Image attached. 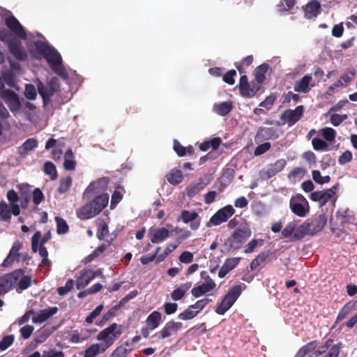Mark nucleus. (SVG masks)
Returning <instances> with one entry per match:
<instances>
[{
    "mask_svg": "<svg viewBox=\"0 0 357 357\" xmlns=\"http://www.w3.org/2000/svg\"><path fill=\"white\" fill-rule=\"evenodd\" d=\"M171 225H167V227H151L149 230L148 236L153 243H159L165 241L169 236V228Z\"/></svg>",
    "mask_w": 357,
    "mask_h": 357,
    "instance_id": "obj_13",
    "label": "nucleus"
},
{
    "mask_svg": "<svg viewBox=\"0 0 357 357\" xmlns=\"http://www.w3.org/2000/svg\"><path fill=\"white\" fill-rule=\"evenodd\" d=\"M24 95L26 98L34 100L37 96L35 86L32 84H26L25 86Z\"/></svg>",
    "mask_w": 357,
    "mask_h": 357,
    "instance_id": "obj_53",
    "label": "nucleus"
},
{
    "mask_svg": "<svg viewBox=\"0 0 357 357\" xmlns=\"http://www.w3.org/2000/svg\"><path fill=\"white\" fill-rule=\"evenodd\" d=\"M98 213L93 204L90 202L86 204L77 211V215L81 220L91 218Z\"/></svg>",
    "mask_w": 357,
    "mask_h": 357,
    "instance_id": "obj_21",
    "label": "nucleus"
},
{
    "mask_svg": "<svg viewBox=\"0 0 357 357\" xmlns=\"http://www.w3.org/2000/svg\"><path fill=\"white\" fill-rule=\"evenodd\" d=\"M317 343L316 341L311 342L306 345L303 346L305 351L309 357H317L323 352H324V349L323 350H315L317 348Z\"/></svg>",
    "mask_w": 357,
    "mask_h": 357,
    "instance_id": "obj_37",
    "label": "nucleus"
},
{
    "mask_svg": "<svg viewBox=\"0 0 357 357\" xmlns=\"http://www.w3.org/2000/svg\"><path fill=\"white\" fill-rule=\"evenodd\" d=\"M248 86H249L248 78L245 75H243L240 79L239 89L243 96L252 97L259 89L258 86H253L250 90H248Z\"/></svg>",
    "mask_w": 357,
    "mask_h": 357,
    "instance_id": "obj_26",
    "label": "nucleus"
},
{
    "mask_svg": "<svg viewBox=\"0 0 357 357\" xmlns=\"http://www.w3.org/2000/svg\"><path fill=\"white\" fill-rule=\"evenodd\" d=\"M326 224V220L324 217H320L317 222V228H312L314 225L313 223L304 222L302 225L298 226L296 223V238L297 239L303 237L307 234H313L317 231L322 229Z\"/></svg>",
    "mask_w": 357,
    "mask_h": 357,
    "instance_id": "obj_7",
    "label": "nucleus"
},
{
    "mask_svg": "<svg viewBox=\"0 0 357 357\" xmlns=\"http://www.w3.org/2000/svg\"><path fill=\"white\" fill-rule=\"evenodd\" d=\"M123 194L119 190H115L112 195L111 207L114 208L122 199Z\"/></svg>",
    "mask_w": 357,
    "mask_h": 357,
    "instance_id": "obj_59",
    "label": "nucleus"
},
{
    "mask_svg": "<svg viewBox=\"0 0 357 357\" xmlns=\"http://www.w3.org/2000/svg\"><path fill=\"white\" fill-rule=\"evenodd\" d=\"M231 109L230 102H224L220 104H215L213 106V110L220 116L227 115Z\"/></svg>",
    "mask_w": 357,
    "mask_h": 357,
    "instance_id": "obj_38",
    "label": "nucleus"
},
{
    "mask_svg": "<svg viewBox=\"0 0 357 357\" xmlns=\"http://www.w3.org/2000/svg\"><path fill=\"white\" fill-rule=\"evenodd\" d=\"M0 97L12 112L15 113L20 111L21 103L15 92L9 89L1 90L0 91Z\"/></svg>",
    "mask_w": 357,
    "mask_h": 357,
    "instance_id": "obj_10",
    "label": "nucleus"
},
{
    "mask_svg": "<svg viewBox=\"0 0 357 357\" xmlns=\"http://www.w3.org/2000/svg\"><path fill=\"white\" fill-rule=\"evenodd\" d=\"M55 221L56 223L57 232L59 234H64L68 231V225L66 220L60 217H56Z\"/></svg>",
    "mask_w": 357,
    "mask_h": 357,
    "instance_id": "obj_46",
    "label": "nucleus"
},
{
    "mask_svg": "<svg viewBox=\"0 0 357 357\" xmlns=\"http://www.w3.org/2000/svg\"><path fill=\"white\" fill-rule=\"evenodd\" d=\"M166 178L171 184L177 185L183 181V175L181 170L173 169L166 175Z\"/></svg>",
    "mask_w": 357,
    "mask_h": 357,
    "instance_id": "obj_36",
    "label": "nucleus"
},
{
    "mask_svg": "<svg viewBox=\"0 0 357 357\" xmlns=\"http://www.w3.org/2000/svg\"><path fill=\"white\" fill-rule=\"evenodd\" d=\"M140 336H135L133 338L127 340L125 344L116 348L112 354V357H125L131 351L135 345L139 341Z\"/></svg>",
    "mask_w": 357,
    "mask_h": 357,
    "instance_id": "obj_16",
    "label": "nucleus"
},
{
    "mask_svg": "<svg viewBox=\"0 0 357 357\" xmlns=\"http://www.w3.org/2000/svg\"><path fill=\"white\" fill-rule=\"evenodd\" d=\"M161 313L158 311L151 312L146 319V326L150 330H154L161 321Z\"/></svg>",
    "mask_w": 357,
    "mask_h": 357,
    "instance_id": "obj_33",
    "label": "nucleus"
},
{
    "mask_svg": "<svg viewBox=\"0 0 357 357\" xmlns=\"http://www.w3.org/2000/svg\"><path fill=\"white\" fill-rule=\"evenodd\" d=\"M198 214L195 212L183 211L181 213V219L185 223L191 222L190 227L192 229H197L199 227L200 221L197 220Z\"/></svg>",
    "mask_w": 357,
    "mask_h": 357,
    "instance_id": "obj_23",
    "label": "nucleus"
},
{
    "mask_svg": "<svg viewBox=\"0 0 357 357\" xmlns=\"http://www.w3.org/2000/svg\"><path fill=\"white\" fill-rule=\"evenodd\" d=\"M75 162L73 160V153L69 150L65 154L64 167L66 169L72 170L75 168Z\"/></svg>",
    "mask_w": 357,
    "mask_h": 357,
    "instance_id": "obj_47",
    "label": "nucleus"
},
{
    "mask_svg": "<svg viewBox=\"0 0 357 357\" xmlns=\"http://www.w3.org/2000/svg\"><path fill=\"white\" fill-rule=\"evenodd\" d=\"M10 66H11V70H12L11 73H6L2 75H0V91L1 90H5L4 89L5 84H7L9 86H13V73L15 70L20 69V68H19V65H17V64L15 65V64L11 63Z\"/></svg>",
    "mask_w": 357,
    "mask_h": 357,
    "instance_id": "obj_27",
    "label": "nucleus"
},
{
    "mask_svg": "<svg viewBox=\"0 0 357 357\" xmlns=\"http://www.w3.org/2000/svg\"><path fill=\"white\" fill-rule=\"evenodd\" d=\"M45 172L50 176L52 179L56 178V170L55 166L50 162H46L44 165Z\"/></svg>",
    "mask_w": 357,
    "mask_h": 357,
    "instance_id": "obj_52",
    "label": "nucleus"
},
{
    "mask_svg": "<svg viewBox=\"0 0 357 357\" xmlns=\"http://www.w3.org/2000/svg\"><path fill=\"white\" fill-rule=\"evenodd\" d=\"M235 213V210L231 205H227L218 210L207 222L206 226L211 227L212 226L220 225L226 222Z\"/></svg>",
    "mask_w": 357,
    "mask_h": 357,
    "instance_id": "obj_6",
    "label": "nucleus"
},
{
    "mask_svg": "<svg viewBox=\"0 0 357 357\" xmlns=\"http://www.w3.org/2000/svg\"><path fill=\"white\" fill-rule=\"evenodd\" d=\"M22 246V243L17 241L14 243L13 245V247L6 257V259L4 260L3 265L6 266H9L15 259L18 260L17 258L20 256V254L18 253L19 250Z\"/></svg>",
    "mask_w": 357,
    "mask_h": 357,
    "instance_id": "obj_28",
    "label": "nucleus"
},
{
    "mask_svg": "<svg viewBox=\"0 0 357 357\" xmlns=\"http://www.w3.org/2000/svg\"><path fill=\"white\" fill-rule=\"evenodd\" d=\"M335 194V188H330L326 190L314 192L310 195V199L319 202L321 206L331 200Z\"/></svg>",
    "mask_w": 357,
    "mask_h": 357,
    "instance_id": "obj_17",
    "label": "nucleus"
},
{
    "mask_svg": "<svg viewBox=\"0 0 357 357\" xmlns=\"http://www.w3.org/2000/svg\"><path fill=\"white\" fill-rule=\"evenodd\" d=\"M0 40L7 42L10 53L17 59L24 60L26 57V52L22 49L20 43L16 40H11V35L5 29H0Z\"/></svg>",
    "mask_w": 357,
    "mask_h": 357,
    "instance_id": "obj_3",
    "label": "nucleus"
},
{
    "mask_svg": "<svg viewBox=\"0 0 357 357\" xmlns=\"http://www.w3.org/2000/svg\"><path fill=\"white\" fill-rule=\"evenodd\" d=\"M286 165V160L284 159L278 160L275 163L271 164L263 171V174H266L267 178H270L280 172Z\"/></svg>",
    "mask_w": 357,
    "mask_h": 357,
    "instance_id": "obj_22",
    "label": "nucleus"
},
{
    "mask_svg": "<svg viewBox=\"0 0 357 357\" xmlns=\"http://www.w3.org/2000/svg\"><path fill=\"white\" fill-rule=\"evenodd\" d=\"M84 331V329H82L81 331L75 330L72 331L70 341L73 343H79L86 340V337L82 336Z\"/></svg>",
    "mask_w": 357,
    "mask_h": 357,
    "instance_id": "obj_48",
    "label": "nucleus"
},
{
    "mask_svg": "<svg viewBox=\"0 0 357 357\" xmlns=\"http://www.w3.org/2000/svg\"><path fill=\"white\" fill-rule=\"evenodd\" d=\"M74 286V281L72 279L68 280L64 287H61L58 289V293L60 296L66 294L70 291Z\"/></svg>",
    "mask_w": 357,
    "mask_h": 357,
    "instance_id": "obj_56",
    "label": "nucleus"
},
{
    "mask_svg": "<svg viewBox=\"0 0 357 357\" xmlns=\"http://www.w3.org/2000/svg\"><path fill=\"white\" fill-rule=\"evenodd\" d=\"M313 148L317 151H325L327 149V144L321 139L315 138L312 142Z\"/></svg>",
    "mask_w": 357,
    "mask_h": 357,
    "instance_id": "obj_55",
    "label": "nucleus"
},
{
    "mask_svg": "<svg viewBox=\"0 0 357 357\" xmlns=\"http://www.w3.org/2000/svg\"><path fill=\"white\" fill-rule=\"evenodd\" d=\"M319 11V3L315 0H312L306 5L305 8V15L307 18L311 19L316 17Z\"/></svg>",
    "mask_w": 357,
    "mask_h": 357,
    "instance_id": "obj_30",
    "label": "nucleus"
},
{
    "mask_svg": "<svg viewBox=\"0 0 357 357\" xmlns=\"http://www.w3.org/2000/svg\"><path fill=\"white\" fill-rule=\"evenodd\" d=\"M63 353L60 351L50 350L45 351L42 354V357H63Z\"/></svg>",
    "mask_w": 357,
    "mask_h": 357,
    "instance_id": "obj_64",
    "label": "nucleus"
},
{
    "mask_svg": "<svg viewBox=\"0 0 357 357\" xmlns=\"http://www.w3.org/2000/svg\"><path fill=\"white\" fill-rule=\"evenodd\" d=\"M251 235V231L247 227L236 229L228 238L227 243L232 249H238L243 243Z\"/></svg>",
    "mask_w": 357,
    "mask_h": 357,
    "instance_id": "obj_8",
    "label": "nucleus"
},
{
    "mask_svg": "<svg viewBox=\"0 0 357 357\" xmlns=\"http://www.w3.org/2000/svg\"><path fill=\"white\" fill-rule=\"evenodd\" d=\"M303 114V107L298 106L295 109L285 111L282 117L285 122L289 123V125H293L301 119Z\"/></svg>",
    "mask_w": 357,
    "mask_h": 357,
    "instance_id": "obj_20",
    "label": "nucleus"
},
{
    "mask_svg": "<svg viewBox=\"0 0 357 357\" xmlns=\"http://www.w3.org/2000/svg\"><path fill=\"white\" fill-rule=\"evenodd\" d=\"M312 178L314 181L319 183V184H324L329 182L330 181V176H322L321 175V173L318 170H314L312 171Z\"/></svg>",
    "mask_w": 357,
    "mask_h": 357,
    "instance_id": "obj_50",
    "label": "nucleus"
},
{
    "mask_svg": "<svg viewBox=\"0 0 357 357\" xmlns=\"http://www.w3.org/2000/svg\"><path fill=\"white\" fill-rule=\"evenodd\" d=\"M312 79L311 75H305L301 79L295 83L294 90L300 93H307L310 89Z\"/></svg>",
    "mask_w": 357,
    "mask_h": 357,
    "instance_id": "obj_24",
    "label": "nucleus"
},
{
    "mask_svg": "<svg viewBox=\"0 0 357 357\" xmlns=\"http://www.w3.org/2000/svg\"><path fill=\"white\" fill-rule=\"evenodd\" d=\"M182 327V324L181 322L176 321H169L167 322L162 329L158 333V337L165 339L171 335L175 334L178 331H179Z\"/></svg>",
    "mask_w": 357,
    "mask_h": 357,
    "instance_id": "obj_19",
    "label": "nucleus"
},
{
    "mask_svg": "<svg viewBox=\"0 0 357 357\" xmlns=\"http://www.w3.org/2000/svg\"><path fill=\"white\" fill-rule=\"evenodd\" d=\"M241 292V287L236 285L231 288L225 295L222 302L217 307L215 312L219 314H224L234 303Z\"/></svg>",
    "mask_w": 357,
    "mask_h": 357,
    "instance_id": "obj_4",
    "label": "nucleus"
},
{
    "mask_svg": "<svg viewBox=\"0 0 357 357\" xmlns=\"http://www.w3.org/2000/svg\"><path fill=\"white\" fill-rule=\"evenodd\" d=\"M174 149L178 156H184L187 153L192 155L194 151L192 146L184 147L176 140H174Z\"/></svg>",
    "mask_w": 357,
    "mask_h": 357,
    "instance_id": "obj_40",
    "label": "nucleus"
},
{
    "mask_svg": "<svg viewBox=\"0 0 357 357\" xmlns=\"http://www.w3.org/2000/svg\"><path fill=\"white\" fill-rule=\"evenodd\" d=\"M103 305L100 304L97 306L86 318V322L88 324H91L95 319H96L101 313L103 310Z\"/></svg>",
    "mask_w": 357,
    "mask_h": 357,
    "instance_id": "obj_49",
    "label": "nucleus"
},
{
    "mask_svg": "<svg viewBox=\"0 0 357 357\" xmlns=\"http://www.w3.org/2000/svg\"><path fill=\"white\" fill-rule=\"evenodd\" d=\"M194 255L188 251L183 252L179 257V261L183 264H190L193 260Z\"/></svg>",
    "mask_w": 357,
    "mask_h": 357,
    "instance_id": "obj_60",
    "label": "nucleus"
},
{
    "mask_svg": "<svg viewBox=\"0 0 357 357\" xmlns=\"http://www.w3.org/2000/svg\"><path fill=\"white\" fill-rule=\"evenodd\" d=\"M55 330V327L40 330L38 332L37 337L31 342V345L35 347L38 344L44 342Z\"/></svg>",
    "mask_w": 357,
    "mask_h": 357,
    "instance_id": "obj_35",
    "label": "nucleus"
},
{
    "mask_svg": "<svg viewBox=\"0 0 357 357\" xmlns=\"http://www.w3.org/2000/svg\"><path fill=\"white\" fill-rule=\"evenodd\" d=\"M13 214L10 205L4 202L0 203V218L4 221L10 220Z\"/></svg>",
    "mask_w": 357,
    "mask_h": 357,
    "instance_id": "obj_41",
    "label": "nucleus"
},
{
    "mask_svg": "<svg viewBox=\"0 0 357 357\" xmlns=\"http://www.w3.org/2000/svg\"><path fill=\"white\" fill-rule=\"evenodd\" d=\"M123 333V326L116 323L110 324L102 330L97 335L96 340L107 349Z\"/></svg>",
    "mask_w": 357,
    "mask_h": 357,
    "instance_id": "obj_2",
    "label": "nucleus"
},
{
    "mask_svg": "<svg viewBox=\"0 0 357 357\" xmlns=\"http://www.w3.org/2000/svg\"><path fill=\"white\" fill-rule=\"evenodd\" d=\"M240 260V257L230 258L227 259L223 265L231 271L238 264Z\"/></svg>",
    "mask_w": 357,
    "mask_h": 357,
    "instance_id": "obj_58",
    "label": "nucleus"
},
{
    "mask_svg": "<svg viewBox=\"0 0 357 357\" xmlns=\"http://www.w3.org/2000/svg\"><path fill=\"white\" fill-rule=\"evenodd\" d=\"M22 273V270L15 271L10 274L0 278V294L8 292L15 284Z\"/></svg>",
    "mask_w": 357,
    "mask_h": 357,
    "instance_id": "obj_12",
    "label": "nucleus"
},
{
    "mask_svg": "<svg viewBox=\"0 0 357 357\" xmlns=\"http://www.w3.org/2000/svg\"><path fill=\"white\" fill-rule=\"evenodd\" d=\"M236 75V72L234 70H229L223 77V80L226 83L232 85L234 84V76Z\"/></svg>",
    "mask_w": 357,
    "mask_h": 357,
    "instance_id": "obj_63",
    "label": "nucleus"
},
{
    "mask_svg": "<svg viewBox=\"0 0 357 357\" xmlns=\"http://www.w3.org/2000/svg\"><path fill=\"white\" fill-rule=\"evenodd\" d=\"M347 85L343 80L340 77V79L333 83L326 91V96H331L334 93L339 91L340 89L345 88Z\"/></svg>",
    "mask_w": 357,
    "mask_h": 357,
    "instance_id": "obj_42",
    "label": "nucleus"
},
{
    "mask_svg": "<svg viewBox=\"0 0 357 357\" xmlns=\"http://www.w3.org/2000/svg\"><path fill=\"white\" fill-rule=\"evenodd\" d=\"M216 287L215 282L209 276H206L205 281L191 290V294L195 298L201 297L206 294L212 292Z\"/></svg>",
    "mask_w": 357,
    "mask_h": 357,
    "instance_id": "obj_11",
    "label": "nucleus"
},
{
    "mask_svg": "<svg viewBox=\"0 0 357 357\" xmlns=\"http://www.w3.org/2000/svg\"><path fill=\"white\" fill-rule=\"evenodd\" d=\"M7 198L9 201V205H10L13 214L14 215H18L20 213V209L17 204L19 197L17 193L14 190H9L7 193Z\"/></svg>",
    "mask_w": 357,
    "mask_h": 357,
    "instance_id": "obj_32",
    "label": "nucleus"
},
{
    "mask_svg": "<svg viewBox=\"0 0 357 357\" xmlns=\"http://www.w3.org/2000/svg\"><path fill=\"white\" fill-rule=\"evenodd\" d=\"M108 185V179L106 178H102L98 179L97 181L91 183L86 189L85 193L89 192H99L107 188Z\"/></svg>",
    "mask_w": 357,
    "mask_h": 357,
    "instance_id": "obj_25",
    "label": "nucleus"
},
{
    "mask_svg": "<svg viewBox=\"0 0 357 357\" xmlns=\"http://www.w3.org/2000/svg\"><path fill=\"white\" fill-rule=\"evenodd\" d=\"M102 275V271L100 269L93 270H84L80 273L79 276L76 280V286L78 289L85 287L89 282L96 277Z\"/></svg>",
    "mask_w": 357,
    "mask_h": 357,
    "instance_id": "obj_14",
    "label": "nucleus"
},
{
    "mask_svg": "<svg viewBox=\"0 0 357 357\" xmlns=\"http://www.w3.org/2000/svg\"><path fill=\"white\" fill-rule=\"evenodd\" d=\"M346 119L345 114H332L330 116V121L335 126H339Z\"/></svg>",
    "mask_w": 357,
    "mask_h": 357,
    "instance_id": "obj_54",
    "label": "nucleus"
},
{
    "mask_svg": "<svg viewBox=\"0 0 357 357\" xmlns=\"http://www.w3.org/2000/svg\"><path fill=\"white\" fill-rule=\"evenodd\" d=\"M37 86L38 93L45 102L46 100H47L55 91H57L59 88L58 79L56 78H53L47 86H44L41 82H39Z\"/></svg>",
    "mask_w": 357,
    "mask_h": 357,
    "instance_id": "obj_15",
    "label": "nucleus"
},
{
    "mask_svg": "<svg viewBox=\"0 0 357 357\" xmlns=\"http://www.w3.org/2000/svg\"><path fill=\"white\" fill-rule=\"evenodd\" d=\"M268 70L267 64H262L258 66L255 70V79L258 84H261L265 79V75Z\"/></svg>",
    "mask_w": 357,
    "mask_h": 357,
    "instance_id": "obj_44",
    "label": "nucleus"
},
{
    "mask_svg": "<svg viewBox=\"0 0 357 357\" xmlns=\"http://www.w3.org/2000/svg\"><path fill=\"white\" fill-rule=\"evenodd\" d=\"M107 349L100 343H95L88 347L84 354V357H95L99 354L105 352Z\"/></svg>",
    "mask_w": 357,
    "mask_h": 357,
    "instance_id": "obj_34",
    "label": "nucleus"
},
{
    "mask_svg": "<svg viewBox=\"0 0 357 357\" xmlns=\"http://www.w3.org/2000/svg\"><path fill=\"white\" fill-rule=\"evenodd\" d=\"M191 286V282H186L177 287L171 294L172 299L174 301H179L181 299L190 289Z\"/></svg>",
    "mask_w": 357,
    "mask_h": 357,
    "instance_id": "obj_31",
    "label": "nucleus"
},
{
    "mask_svg": "<svg viewBox=\"0 0 357 357\" xmlns=\"http://www.w3.org/2000/svg\"><path fill=\"white\" fill-rule=\"evenodd\" d=\"M109 202L108 194H101L93 199L91 203L96 209L97 213H100L107 205Z\"/></svg>",
    "mask_w": 357,
    "mask_h": 357,
    "instance_id": "obj_29",
    "label": "nucleus"
},
{
    "mask_svg": "<svg viewBox=\"0 0 357 357\" xmlns=\"http://www.w3.org/2000/svg\"><path fill=\"white\" fill-rule=\"evenodd\" d=\"M319 132L324 137L328 142H333L335 137V131L331 128H324L319 131Z\"/></svg>",
    "mask_w": 357,
    "mask_h": 357,
    "instance_id": "obj_45",
    "label": "nucleus"
},
{
    "mask_svg": "<svg viewBox=\"0 0 357 357\" xmlns=\"http://www.w3.org/2000/svg\"><path fill=\"white\" fill-rule=\"evenodd\" d=\"M58 311L56 307H51L38 311H33L32 321L34 324H41L47 320L50 317L55 314Z\"/></svg>",
    "mask_w": 357,
    "mask_h": 357,
    "instance_id": "obj_18",
    "label": "nucleus"
},
{
    "mask_svg": "<svg viewBox=\"0 0 357 357\" xmlns=\"http://www.w3.org/2000/svg\"><path fill=\"white\" fill-rule=\"evenodd\" d=\"M7 26L17 36L22 39L26 38V34L19 21L13 15L5 19ZM29 40L28 49L34 56L37 54L43 55L46 59L52 69L63 77H66L67 73L62 66L61 56L59 52L52 47L49 46L45 38L40 34L36 36L33 34L27 36Z\"/></svg>",
    "mask_w": 357,
    "mask_h": 357,
    "instance_id": "obj_1",
    "label": "nucleus"
},
{
    "mask_svg": "<svg viewBox=\"0 0 357 357\" xmlns=\"http://www.w3.org/2000/svg\"><path fill=\"white\" fill-rule=\"evenodd\" d=\"M210 301L208 298H204L197 301L195 304L190 305L183 312L179 314L178 318L182 320L192 319L202 311L207 303Z\"/></svg>",
    "mask_w": 357,
    "mask_h": 357,
    "instance_id": "obj_9",
    "label": "nucleus"
},
{
    "mask_svg": "<svg viewBox=\"0 0 357 357\" xmlns=\"http://www.w3.org/2000/svg\"><path fill=\"white\" fill-rule=\"evenodd\" d=\"M282 234L287 238L297 239L296 238V222H289L282 231Z\"/></svg>",
    "mask_w": 357,
    "mask_h": 357,
    "instance_id": "obj_39",
    "label": "nucleus"
},
{
    "mask_svg": "<svg viewBox=\"0 0 357 357\" xmlns=\"http://www.w3.org/2000/svg\"><path fill=\"white\" fill-rule=\"evenodd\" d=\"M72 184V178L70 177H66L61 180L59 187V192L61 193L66 192Z\"/></svg>",
    "mask_w": 357,
    "mask_h": 357,
    "instance_id": "obj_51",
    "label": "nucleus"
},
{
    "mask_svg": "<svg viewBox=\"0 0 357 357\" xmlns=\"http://www.w3.org/2000/svg\"><path fill=\"white\" fill-rule=\"evenodd\" d=\"M291 211L299 217H305L310 211L307 200L301 195L293 197L289 202Z\"/></svg>",
    "mask_w": 357,
    "mask_h": 357,
    "instance_id": "obj_5",
    "label": "nucleus"
},
{
    "mask_svg": "<svg viewBox=\"0 0 357 357\" xmlns=\"http://www.w3.org/2000/svg\"><path fill=\"white\" fill-rule=\"evenodd\" d=\"M38 145V142L36 139L31 138L27 139L23 144V149L25 151H29L36 147Z\"/></svg>",
    "mask_w": 357,
    "mask_h": 357,
    "instance_id": "obj_62",
    "label": "nucleus"
},
{
    "mask_svg": "<svg viewBox=\"0 0 357 357\" xmlns=\"http://www.w3.org/2000/svg\"><path fill=\"white\" fill-rule=\"evenodd\" d=\"M17 283L18 284V289L17 291L20 292V291L28 288L31 284V278L29 275H25L24 272L22 271V273L17 280Z\"/></svg>",
    "mask_w": 357,
    "mask_h": 357,
    "instance_id": "obj_43",
    "label": "nucleus"
},
{
    "mask_svg": "<svg viewBox=\"0 0 357 357\" xmlns=\"http://www.w3.org/2000/svg\"><path fill=\"white\" fill-rule=\"evenodd\" d=\"M271 148V144L269 142H265L258 146L255 150V155H260L266 152Z\"/></svg>",
    "mask_w": 357,
    "mask_h": 357,
    "instance_id": "obj_61",
    "label": "nucleus"
},
{
    "mask_svg": "<svg viewBox=\"0 0 357 357\" xmlns=\"http://www.w3.org/2000/svg\"><path fill=\"white\" fill-rule=\"evenodd\" d=\"M14 337L12 335H8L0 341V349L4 351L8 349L13 342Z\"/></svg>",
    "mask_w": 357,
    "mask_h": 357,
    "instance_id": "obj_57",
    "label": "nucleus"
}]
</instances>
